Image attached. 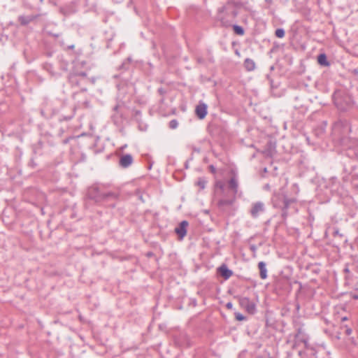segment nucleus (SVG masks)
I'll list each match as a JSON object with an SVG mask.
<instances>
[{
    "instance_id": "338daca9",
    "label": "nucleus",
    "mask_w": 358,
    "mask_h": 358,
    "mask_svg": "<svg viewBox=\"0 0 358 358\" xmlns=\"http://www.w3.org/2000/svg\"><path fill=\"white\" fill-rule=\"evenodd\" d=\"M299 355H301V351H299Z\"/></svg>"
},
{
    "instance_id": "2f4dec72",
    "label": "nucleus",
    "mask_w": 358,
    "mask_h": 358,
    "mask_svg": "<svg viewBox=\"0 0 358 358\" xmlns=\"http://www.w3.org/2000/svg\"><path fill=\"white\" fill-rule=\"evenodd\" d=\"M235 317L238 321H243L246 319V317L240 313H236Z\"/></svg>"
},
{
    "instance_id": "0eeeda50",
    "label": "nucleus",
    "mask_w": 358,
    "mask_h": 358,
    "mask_svg": "<svg viewBox=\"0 0 358 358\" xmlns=\"http://www.w3.org/2000/svg\"><path fill=\"white\" fill-rule=\"evenodd\" d=\"M57 112V110L52 107V101L48 99L45 100L40 109L41 115L46 119L52 117Z\"/></svg>"
},
{
    "instance_id": "7c9ffc66",
    "label": "nucleus",
    "mask_w": 358,
    "mask_h": 358,
    "mask_svg": "<svg viewBox=\"0 0 358 358\" xmlns=\"http://www.w3.org/2000/svg\"><path fill=\"white\" fill-rule=\"evenodd\" d=\"M134 117L136 119V121L139 122L141 117V111L139 110H134Z\"/></svg>"
},
{
    "instance_id": "5701e85b",
    "label": "nucleus",
    "mask_w": 358,
    "mask_h": 358,
    "mask_svg": "<svg viewBox=\"0 0 358 358\" xmlns=\"http://www.w3.org/2000/svg\"><path fill=\"white\" fill-rule=\"evenodd\" d=\"M215 187L217 189H220L221 192V195L222 196H225L226 192V188H225V184L222 180L216 181Z\"/></svg>"
},
{
    "instance_id": "f3484780",
    "label": "nucleus",
    "mask_w": 358,
    "mask_h": 358,
    "mask_svg": "<svg viewBox=\"0 0 358 358\" xmlns=\"http://www.w3.org/2000/svg\"><path fill=\"white\" fill-rule=\"evenodd\" d=\"M228 189L231 192V194L234 196L236 195L238 189V182L235 176L228 181Z\"/></svg>"
},
{
    "instance_id": "864d4df0",
    "label": "nucleus",
    "mask_w": 358,
    "mask_h": 358,
    "mask_svg": "<svg viewBox=\"0 0 358 358\" xmlns=\"http://www.w3.org/2000/svg\"><path fill=\"white\" fill-rule=\"evenodd\" d=\"M353 299H358V295H356V294L354 295L353 296Z\"/></svg>"
},
{
    "instance_id": "f704fd0d",
    "label": "nucleus",
    "mask_w": 358,
    "mask_h": 358,
    "mask_svg": "<svg viewBox=\"0 0 358 358\" xmlns=\"http://www.w3.org/2000/svg\"><path fill=\"white\" fill-rule=\"evenodd\" d=\"M333 236H340V237H343V234H341V233L339 232V229H338V228H336V229H334V230Z\"/></svg>"
},
{
    "instance_id": "37998d69",
    "label": "nucleus",
    "mask_w": 358,
    "mask_h": 358,
    "mask_svg": "<svg viewBox=\"0 0 358 358\" xmlns=\"http://www.w3.org/2000/svg\"><path fill=\"white\" fill-rule=\"evenodd\" d=\"M51 36L55 37V38H57V40L59 38V34H50Z\"/></svg>"
},
{
    "instance_id": "6ab92c4d",
    "label": "nucleus",
    "mask_w": 358,
    "mask_h": 358,
    "mask_svg": "<svg viewBox=\"0 0 358 358\" xmlns=\"http://www.w3.org/2000/svg\"><path fill=\"white\" fill-rule=\"evenodd\" d=\"M258 268L259 269L260 278L263 280L267 278V269L266 263L264 262H259L258 263Z\"/></svg>"
},
{
    "instance_id": "423d86ee",
    "label": "nucleus",
    "mask_w": 358,
    "mask_h": 358,
    "mask_svg": "<svg viewBox=\"0 0 358 358\" xmlns=\"http://www.w3.org/2000/svg\"><path fill=\"white\" fill-rule=\"evenodd\" d=\"M331 129L332 134L341 141H344L347 138L352 131V127L350 121L342 117L338 118L333 123Z\"/></svg>"
},
{
    "instance_id": "052dcab7",
    "label": "nucleus",
    "mask_w": 358,
    "mask_h": 358,
    "mask_svg": "<svg viewBox=\"0 0 358 358\" xmlns=\"http://www.w3.org/2000/svg\"><path fill=\"white\" fill-rule=\"evenodd\" d=\"M164 98H162V99H161L160 102H161V103H163V102H164Z\"/></svg>"
},
{
    "instance_id": "e433bc0d",
    "label": "nucleus",
    "mask_w": 358,
    "mask_h": 358,
    "mask_svg": "<svg viewBox=\"0 0 358 358\" xmlns=\"http://www.w3.org/2000/svg\"><path fill=\"white\" fill-rule=\"evenodd\" d=\"M68 64L67 62H64V63H62L61 64V69L64 71H66L68 70Z\"/></svg>"
},
{
    "instance_id": "69168bd1",
    "label": "nucleus",
    "mask_w": 358,
    "mask_h": 358,
    "mask_svg": "<svg viewBox=\"0 0 358 358\" xmlns=\"http://www.w3.org/2000/svg\"><path fill=\"white\" fill-rule=\"evenodd\" d=\"M152 255V252H150V253H149V254H148V255H149V256H150V255Z\"/></svg>"
},
{
    "instance_id": "49530a36",
    "label": "nucleus",
    "mask_w": 358,
    "mask_h": 358,
    "mask_svg": "<svg viewBox=\"0 0 358 358\" xmlns=\"http://www.w3.org/2000/svg\"><path fill=\"white\" fill-rule=\"evenodd\" d=\"M352 73L354 75H358V69H355L353 71H352Z\"/></svg>"
},
{
    "instance_id": "cd10ccee",
    "label": "nucleus",
    "mask_w": 358,
    "mask_h": 358,
    "mask_svg": "<svg viewBox=\"0 0 358 358\" xmlns=\"http://www.w3.org/2000/svg\"><path fill=\"white\" fill-rule=\"evenodd\" d=\"M350 141H352V145H350V148H353L355 150V153L358 155V138H350Z\"/></svg>"
},
{
    "instance_id": "c9c22d12",
    "label": "nucleus",
    "mask_w": 358,
    "mask_h": 358,
    "mask_svg": "<svg viewBox=\"0 0 358 358\" xmlns=\"http://www.w3.org/2000/svg\"><path fill=\"white\" fill-rule=\"evenodd\" d=\"M157 92L161 96H164L166 93V90L163 87H159Z\"/></svg>"
},
{
    "instance_id": "9b49d317",
    "label": "nucleus",
    "mask_w": 358,
    "mask_h": 358,
    "mask_svg": "<svg viewBox=\"0 0 358 358\" xmlns=\"http://www.w3.org/2000/svg\"><path fill=\"white\" fill-rule=\"evenodd\" d=\"M236 196L226 193L223 198L220 199L217 201V206L220 208H224L226 206H231L234 204Z\"/></svg>"
},
{
    "instance_id": "6e6d98bb",
    "label": "nucleus",
    "mask_w": 358,
    "mask_h": 358,
    "mask_svg": "<svg viewBox=\"0 0 358 358\" xmlns=\"http://www.w3.org/2000/svg\"><path fill=\"white\" fill-rule=\"evenodd\" d=\"M139 199H140L143 202H144V201H143V196H142L141 195V196H139Z\"/></svg>"
},
{
    "instance_id": "412c9836",
    "label": "nucleus",
    "mask_w": 358,
    "mask_h": 358,
    "mask_svg": "<svg viewBox=\"0 0 358 358\" xmlns=\"http://www.w3.org/2000/svg\"><path fill=\"white\" fill-rule=\"evenodd\" d=\"M327 125V122L323 121L322 122V124L318 127H317L315 129V135L317 136L318 137H322L325 132Z\"/></svg>"
},
{
    "instance_id": "2eb2a0df",
    "label": "nucleus",
    "mask_w": 358,
    "mask_h": 358,
    "mask_svg": "<svg viewBox=\"0 0 358 358\" xmlns=\"http://www.w3.org/2000/svg\"><path fill=\"white\" fill-rule=\"evenodd\" d=\"M175 343L181 348H188L191 345L190 341L186 334H180L175 338Z\"/></svg>"
},
{
    "instance_id": "e2e57ef3",
    "label": "nucleus",
    "mask_w": 358,
    "mask_h": 358,
    "mask_svg": "<svg viewBox=\"0 0 358 358\" xmlns=\"http://www.w3.org/2000/svg\"><path fill=\"white\" fill-rule=\"evenodd\" d=\"M112 208H114L115 206V205L113 203V204H111L110 205Z\"/></svg>"
},
{
    "instance_id": "dca6fc26",
    "label": "nucleus",
    "mask_w": 358,
    "mask_h": 358,
    "mask_svg": "<svg viewBox=\"0 0 358 358\" xmlns=\"http://www.w3.org/2000/svg\"><path fill=\"white\" fill-rule=\"evenodd\" d=\"M217 273L224 279L228 280L232 275V270L229 269L225 264H222L217 268Z\"/></svg>"
},
{
    "instance_id": "79ce46f5",
    "label": "nucleus",
    "mask_w": 358,
    "mask_h": 358,
    "mask_svg": "<svg viewBox=\"0 0 358 358\" xmlns=\"http://www.w3.org/2000/svg\"><path fill=\"white\" fill-rule=\"evenodd\" d=\"M352 329L350 328H347L345 330V334L350 336L352 334Z\"/></svg>"
},
{
    "instance_id": "a18cd8bd",
    "label": "nucleus",
    "mask_w": 358,
    "mask_h": 358,
    "mask_svg": "<svg viewBox=\"0 0 358 358\" xmlns=\"http://www.w3.org/2000/svg\"><path fill=\"white\" fill-rule=\"evenodd\" d=\"M189 160H187L185 163V168L187 169L189 168Z\"/></svg>"
},
{
    "instance_id": "de8ad7c7",
    "label": "nucleus",
    "mask_w": 358,
    "mask_h": 358,
    "mask_svg": "<svg viewBox=\"0 0 358 358\" xmlns=\"http://www.w3.org/2000/svg\"><path fill=\"white\" fill-rule=\"evenodd\" d=\"M295 306H296V309L297 310H299V308H300V305H299V303H296Z\"/></svg>"
},
{
    "instance_id": "f257e3e1",
    "label": "nucleus",
    "mask_w": 358,
    "mask_h": 358,
    "mask_svg": "<svg viewBox=\"0 0 358 358\" xmlns=\"http://www.w3.org/2000/svg\"><path fill=\"white\" fill-rule=\"evenodd\" d=\"M73 68L68 76V81L72 87H78L81 92L87 91V85L90 83H95L94 78H88L87 73L85 71H79V66H83L86 62L85 61L74 60Z\"/></svg>"
},
{
    "instance_id": "774afa93",
    "label": "nucleus",
    "mask_w": 358,
    "mask_h": 358,
    "mask_svg": "<svg viewBox=\"0 0 358 358\" xmlns=\"http://www.w3.org/2000/svg\"><path fill=\"white\" fill-rule=\"evenodd\" d=\"M357 109H358V107H357Z\"/></svg>"
},
{
    "instance_id": "4468645a",
    "label": "nucleus",
    "mask_w": 358,
    "mask_h": 358,
    "mask_svg": "<svg viewBox=\"0 0 358 358\" xmlns=\"http://www.w3.org/2000/svg\"><path fill=\"white\" fill-rule=\"evenodd\" d=\"M133 157L131 154H124L120 156L119 165L124 169L129 167L133 163Z\"/></svg>"
},
{
    "instance_id": "8fccbe9b",
    "label": "nucleus",
    "mask_w": 358,
    "mask_h": 358,
    "mask_svg": "<svg viewBox=\"0 0 358 358\" xmlns=\"http://www.w3.org/2000/svg\"><path fill=\"white\" fill-rule=\"evenodd\" d=\"M193 159V155H191V157L187 159L189 160V162Z\"/></svg>"
},
{
    "instance_id": "3c124183",
    "label": "nucleus",
    "mask_w": 358,
    "mask_h": 358,
    "mask_svg": "<svg viewBox=\"0 0 358 358\" xmlns=\"http://www.w3.org/2000/svg\"><path fill=\"white\" fill-rule=\"evenodd\" d=\"M257 358H273L271 357H270L269 355L266 357H258Z\"/></svg>"
},
{
    "instance_id": "0e129e2a",
    "label": "nucleus",
    "mask_w": 358,
    "mask_h": 358,
    "mask_svg": "<svg viewBox=\"0 0 358 358\" xmlns=\"http://www.w3.org/2000/svg\"><path fill=\"white\" fill-rule=\"evenodd\" d=\"M81 53V50H79V52H76V54L79 55Z\"/></svg>"
},
{
    "instance_id": "72a5a7b5",
    "label": "nucleus",
    "mask_w": 358,
    "mask_h": 358,
    "mask_svg": "<svg viewBox=\"0 0 358 358\" xmlns=\"http://www.w3.org/2000/svg\"><path fill=\"white\" fill-rule=\"evenodd\" d=\"M57 43L60 45V46H62V48H63L64 50L65 49V47H66V45H67V44H66L65 41H64V38H59L57 40Z\"/></svg>"
},
{
    "instance_id": "b1692460",
    "label": "nucleus",
    "mask_w": 358,
    "mask_h": 358,
    "mask_svg": "<svg viewBox=\"0 0 358 358\" xmlns=\"http://www.w3.org/2000/svg\"><path fill=\"white\" fill-rule=\"evenodd\" d=\"M232 28L234 33L238 36H243L245 34V30L243 27L232 23Z\"/></svg>"
},
{
    "instance_id": "603ef678",
    "label": "nucleus",
    "mask_w": 358,
    "mask_h": 358,
    "mask_svg": "<svg viewBox=\"0 0 358 358\" xmlns=\"http://www.w3.org/2000/svg\"><path fill=\"white\" fill-rule=\"evenodd\" d=\"M69 142V139L64 140V143L66 144Z\"/></svg>"
},
{
    "instance_id": "ea45409f",
    "label": "nucleus",
    "mask_w": 358,
    "mask_h": 358,
    "mask_svg": "<svg viewBox=\"0 0 358 358\" xmlns=\"http://www.w3.org/2000/svg\"><path fill=\"white\" fill-rule=\"evenodd\" d=\"M74 48V44H69V45H66V47H65V50H73Z\"/></svg>"
},
{
    "instance_id": "c756f323",
    "label": "nucleus",
    "mask_w": 358,
    "mask_h": 358,
    "mask_svg": "<svg viewBox=\"0 0 358 358\" xmlns=\"http://www.w3.org/2000/svg\"><path fill=\"white\" fill-rule=\"evenodd\" d=\"M178 122L177 121V120H172L169 122V127L170 129H175L178 127Z\"/></svg>"
},
{
    "instance_id": "58836bf2",
    "label": "nucleus",
    "mask_w": 358,
    "mask_h": 358,
    "mask_svg": "<svg viewBox=\"0 0 358 358\" xmlns=\"http://www.w3.org/2000/svg\"><path fill=\"white\" fill-rule=\"evenodd\" d=\"M208 169H209V171L212 173H216V168L213 165H210L208 166Z\"/></svg>"
},
{
    "instance_id": "ddd939ff",
    "label": "nucleus",
    "mask_w": 358,
    "mask_h": 358,
    "mask_svg": "<svg viewBox=\"0 0 358 358\" xmlns=\"http://www.w3.org/2000/svg\"><path fill=\"white\" fill-rule=\"evenodd\" d=\"M189 223L187 220H182L179 223L178 227L175 229L176 234L178 236L180 239H182L187 234V227Z\"/></svg>"
},
{
    "instance_id": "20e7f679",
    "label": "nucleus",
    "mask_w": 358,
    "mask_h": 358,
    "mask_svg": "<svg viewBox=\"0 0 358 358\" xmlns=\"http://www.w3.org/2000/svg\"><path fill=\"white\" fill-rule=\"evenodd\" d=\"M332 98L335 106L341 112L350 110L355 103L351 95L343 90H336Z\"/></svg>"
},
{
    "instance_id": "39448f33",
    "label": "nucleus",
    "mask_w": 358,
    "mask_h": 358,
    "mask_svg": "<svg viewBox=\"0 0 358 358\" xmlns=\"http://www.w3.org/2000/svg\"><path fill=\"white\" fill-rule=\"evenodd\" d=\"M296 202L294 198H288L283 192H278L273 194L272 203L275 208H279L282 210L281 216L285 220L289 213L288 210Z\"/></svg>"
},
{
    "instance_id": "4c0bfd02",
    "label": "nucleus",
    "mask_w": 358,
    "mask_h": 358,
    "mask_svg": "<svg viewBox=\"0 0 358 358\" xmlns=\"http://www.w3.org/2000/svg\"><path fill=\"white\" fill-rule=\"evenodd\" d=\"M189 304L192 305L193 307L196 306L197 301L196 299H190Z\"/></svg>"
},
{
    "instance_id": "7ed1b4c3",
    "label": "nucleus",
    "mask_w": 358,
    "mask_h": 358,
    "mask_svg": "<svg viewBox=\"0 0 358 358\" xmlns=\"http://www.w3.org/2000/svg\"><path fill=\"white\" fill-rule=\"evenodd\" d=\"M86 196L88 199L94 201L96 203H100L108 201L116 200L119 194L114 192H104L98 185H93L87 189Z\"/></svg>"
},
{
    "instance_id": "bb28decb",
    "label": "nucleus",
    "mask_w": 358,
    "mask_h": 358,
    "mask_svg": "<svg viewBox=\"0 0 358 358\" xmlns=\"http://www.w3.org/2000/svg\"><path fill=\"white\" fill-rule=\"evenodd\" d=\"M301 328H299L297 329V334L295 335L294 336V340H295V344L298 342V341H300V342H303L305 344V346L307 347L308 345V341L305 339V338H299V335L301 334Z\"/></svg>"
},
{
    "instance_id": "4be33fe9",
    "label": "nucleus",
    "mask_w": 358,
    "mask_h": 358,
    "mask_svg": "<svg viewBox=\"0 0 358 358\" xmlns=\"http://www.w3.org/2000/svg\"><path fill=\"white\" fill-rule=\"evenodd\" d=\"M243 64L245 69L249 71H253L255 69V63L252 59L246 58Z\"/></svg>"
},
{
    "instance_id": "393cba45",
    "label": "nucleus",
    "mask_w": 358,
    "mask_h": 358,
    "mask_svg": "<svg viewBox=\"0 0 358 358\" xmlns=\"http://www.w3.org/2000/svg\"><path fill=\"white\" fill-rule=\"evenodd\" d=\"M131 62V58L130 57H127L122 64L120 66V69L127 71L129 69L130 63Z\"/></svg>"
},
{
    "instance_id": "c03bdc74",
    "label": "nucleus",
    "mask_w": 358,
    "mask_h": 358,
    "mask_svg": "<svg viewBox=\"0 0 358 358\" xmlns=\"http://www.w3.org/2000/svg\"><path fill=\"white\" fill-rule=\"evenodd\" d=\"M193 151L195 152L199 153L201 152V150L199 148H194Z\"/></svg>"
},
{
    "instance_id": "9d476101",
    "label": "nucleus",
    "mask_w": 358,
    "mask_h": 358,
    "mask_svg": "<svg viewBox=\"0 0 358 358\" xmlns=\"http://www.w3.org/2000/svg\"><path fill=\"white\" fill-rule=\"evenodd\" d=\"M265 210L264 203L262 201H257L252 203L250 213L253 218H257L259 217V214L264 213Z\"/></svg>"
},
{
    "instance_id": "bf43d9fd",
    "label": "nucleus",
    "mask_w": 358,
    "mask_h": 358,
    "mask_svg": "<svg viewBox=\"0 0 358 358\" xmlns=\"http://www.w3.org/2000/svg\"><path fill=\"white\" fill-rule=\"evenodd\" d=\"M270 69H271V71H272V70H273V69H274V66H271L270 67Z\"/></svg>"
},
{
    "instance_id": "13d9d810",
    "label": "nucleus",
    "mask_w": 358,
    "mask_h": 358,
    "mask_svg": "<svg viewBox=\"0 0 358 358\" xmlns=\"http://www.w3.org/2000/svg\"><path fill=\"white\" fill-rule=\"evenodd\" d=\"M344 271H345V272H348V271H349V269H348V268H345V269H344Z\"/></svg>"
},
{
    "instance_id": "a878e982",
    "label": "nucleus",
    "mask_w": 358,
    "mask_h": 358,
    "mask_svg": "<svg viewBox=\"0 0 358 358\" xmlns=\"http://www.w3.org/2000/svg\"><path fill=\"white\" fill-rule=\"evenodd\" d=\"M206 183H207V180L206 179V178L201 177V178H198V180L195 184H196V185L199 187L200 189H203L206 187Z\"/></svg>"
},
{
    "instance_id": "09e8293b",
    "label": "nucleus",
    "mask_w": 358,
    "mask_h": 358,
    "mask_svg": "<svg viewBox=\"0 0 358 358\" xmlns=\"http://www.w3.org/2000/svg\"><path fill=\"white\" fill-rule=\"evenodd\" d=\"M30 164H31L32 166H35V163H34V160H33V159H31V162H30Z\"/></svg>"
},
{
    "instance_id": "f03ea898",
    "label": "nucleus",
    "mask_w": 358,
    "mask_h": 358,
    "mask_svg": "<svg viewBox=\"0 0 358 358\" xmlns=\"http://www.w3.org/2000/svg\"><path fill=\"white\" fill-rule=\"evenodd\" d=\"M240 6V3L231 0L218 8L217 19L222 27L228 28L232 26V23L236 22Z\"/></svg>"
},
{
    "instance_id": "c85d7f7f",
    "label": "nucleus",
    "mask_w": 358,
    "mask_h": 358,
    "mask_svg": "<svg viewBox=\"0 0 358 358\" xmlns=\"http://www.w3.org/2000/svg\"><path fill=\"white\" fill-rule=\"evenodd\" d=\"M275 35L276 37L282 38L285 35V31L282 28H278L275 31Z\"/></svg>"
},
{
    "instance_id": "a19ab883",
    "label": "nucleus",
    "mask_w": 358,
    "mask_h": 358,
    "mask_svg": "<svg viewBox=\"0 0 358 358\" xmlns=\"http://www.w3.org/2000/svg\"><path fill=\"white\" fill-rule=\"evenodd\" d=\"M226 308L227 309H232L233 308V303L231 302L227 303Z\"/></svg>"
},
{
    "instance_id": "5fc2aeb1",
    "label": "nucleus",
    "mask_w": 358,
    "mask_h": 358,
    "mask_svg": "<svg viewBox=\"0 0 358 358\" xmlns=\"http://www.w3.org/2000/svg\"><path fill=\"white\" fill-rule=\"evenodd\" d=\"M251 250H255V245H252L251 246Z\"/></svg>"
},
{
    "instance_id": "a211bd4d",
    "label": "nucleus",
    "mask_w": 358,
    "mask_h": 358,
    "mask_svg": "<svg viewBox=\"0 0 358 358\" xmlns=\"http://www.w3.org/2000/svg\"><path fill=\"white\" fill-rule=\"evenodd\" d=\"M39 16L40 15H30L27 16L20 15L18 17V22L21 25L26 26L37 19Z\"/></svg>"
},
{
    "instance_id": "1a4fd4ad",
    "label": "nucleus",
    "mask_w": 358,
    "mask_h": 358,
    "mask_svg": "<svg viewBox=\"0 0 358 358\" xmlns=\"http://www.w3.org/2000/svg\"><path fill=\"white\" fill-rule=\"evenodd\" d=\"M239 304L249 313L254 314L256 312V305L248 297H240Z\"/></svg>"
},
{
    "instance_id": "f8f14e48",
    "label": "nucleus",
    "mask_w": 358,
    "mask_h": 358,
    "mask_svg": "<svg viewBox=\"0 0 358 358\" xmlns=\"http://www.w3.org/2000/svg\"><path fill=\"white\" fill-rule=\"evenodd\" d=\"M208 106L205 103L200 101L196 106L195 108V114L196 117L200 119L203 120L206 117L207 113H208Z\"/></svg>"
},
{
    "instance_id": "6e6552de",
    "label": "nucleus",
    "mask_w": 358,
    "mask_h": 358,
    "mask_svg": "<svg viewBox=\"0 0 358 358\" xmlns=\"http://www.w3.org/2000/svg\"><path fill=\"white\" fill-rule=\"evenodd\" d=\"M119 107L118 104L113 107V110L114 113L111 115V120L117 128L122 129L126 117L123 115L122 113L119 111Z\"/></svg>"
},
{
    "instance_id": "680f3d73",
    "label": "nucleus",
    "mask_w": 358,
    "mask_h": 358,
    "mask_svg": "<svg viewBox=\"0 0 358 358\" xmlns=\"http://www.w3.org/2000/svg\"><path fill=\"white\" fill-rule=\"evenodd\" d=\"M342 320H343V321L347 320V317H344Z\"/></svg>"
},
{
    "instance_id": "4d7b16f0",
    "label": "nucleus",
    "mask_w": 358,
    "mask_h": 358,
    "mask_svg": "<svg viewBox=\"0 0 358 358\" xmlns=\"http://www.w3.org/2000/svg\"><path fill=\"white\" fill-rule=\"evenodd\" d=\"M132 3V0H130L129 2L128 3V6L131 5Z\"/></svg>"
},
{
    "instance_id": "473e14b6",
    "label": "nucleus",
    "mask_w": 358,
    "mask_h": 358,
    "mask_svg": "<svg viewBox=\"0 0 358 358\" xmlns=\"http://www.w3.org/2000/svg\"><path fill=\"white\" fill-rule=\"evenodd\" d=\"M73 117V113H72L68 116L62 115L59 117V120L60 121H63V120L68 121V120H71Z\"/></svg>"
},
{
    "instance_id": "aec40b11",
    "label": "nucleus",
    "mask_w": 358,
    "mask_h": 358,
    "mask_svg": "<svg viewBox=\"0 0 358 358\" xmlns=\"http://www.w3.org/2000/svg\"><path fill=\"white\" fill-rule=\"evenodd\" d=\"M317 62L322 66L327 67L330 65L325 53H321L317 56Z\"/></svg>"
}]
</instances>
